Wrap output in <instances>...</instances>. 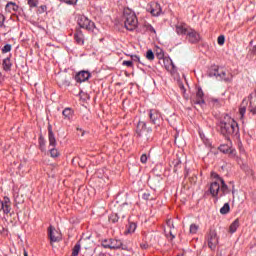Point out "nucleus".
Here are the masks:
<instances>
[{"mask_svg":"<svg viewBox=\"0 0 256 256\" xmlns=\"http://www.w3.org/2000/svg\"><path fill=\"white\" fill-rule=\"evenodd\" d=\"M218 127L222 135H237L239 133V124L229 116L224 117Z\"/></svg>","mask_w":256,"mask_h":256,"instance_id":"f257e3e1","label":"nucleus"},{"mask_svg":"<svg viewBox=\"0 0 256 256\" xmlns=\"http://www.w3.org/2000/svg\"><path fill=\"white\" fill-rule=\"evenodd\" d=\"M210 194L212 197H214L217 201V197L219 196L220 191V197H223L225 195H228V193H231V190L229 189V186L225 184V180L223 178L219 179V182H212L209 187Z\"/></svg>","mask_w":256,"mask_h":256,"instance_id":"f03ea898","label":"nucleus"},{"mask_svg":"<svg viewBox=\"0 0 256 256\" xmlns=\"http://www.w3.org/2000/svg\"><path fill=\"white\" fill-rule=\"evenodd\" d=\"M124 25L125 28L128 31H135L137 29V25L139 24V21L137 20V16L134 14V12H131V10L124 12Z\"/></svg>","mask_w":256,"mask_h":256,"instance_id":"7ed1b4c3","label":"nucleus"},{"mask_svg":"<svg viewBox=\"0 0 256 256\" xmlns=\"http://www.w3.org/2000/svg\"><path fill=\"white\" fill-rule=\"evenodd\" d=\"M153 130L151 128H147V123L144 121H139L136 127L137 137H141L143 141H149L151 139V134Z\"/></svg>","mask_w":256,"mask_h":256,"instance_id":"20e7f679","label":"nucleus"},{"mask_svg":"<svg viewBox=\"0 0 256 256\" xmlns=\"http://www.w3.org/2000/svg\"><path fill=\"white\" fill-rule=\"evenodd\" d=\"M102 246L104 249H123L124 251L127 249V246L123 245V242L117 239L104 240Z\"/></svg>","mask_w":256,"mask_h":256,"instance_id":"39448f33","label":"nucleus"},{"mask_svg":"<svg viewBox=\"0 0 256 256\" xmlns=\"http://www.w3.org/2000/svg\"><path fill=\"white\" fill-rule=\"evenodd\" d=\"M207 243L211 251H215V249H217V245H219V237L217 236V232L215 230H211L209 232L207 237Z\"/></svg>","mask_w":256,"mask_h":256,"instance_id":"423d86ee","label":"nucleus"},{"mask_svg":"<svg viewBox=\"0 0 256 256\" xmlns=\"http://www.w3.org/2000/svg\"><path fill=\"white\" fill-rule=\"evenodd\" d=\"M78 25L81 29H86L87 31H93L95 29V23L86 16H80L78 18Z\"/></svg>","mask_w":256,"mask_h":256,"instance_id":"0eeeda50","label":"nucleus"},{"mask_svg":"<svg viewBox=\"0 0 256 256\" xmlns=\"http://www.w3.org/2000/svg\"><path fill=\"white\" fill-rule=\"evenodd\" d=\"M147 11L153 17H159V15H161V13H163V9L161 8V4H159L158 2H150L147 6Z\"/></svg>","mask_w":256,"mask_h":256,"instance_id":"6e6552de","label":"nucleus"},{"mask_svg":"<svg viewBox=\"0 0 256 256\" xmlns=\"http://www.w3.org/2000/svg\"><path fill=\"white\" fill-rule=\"evenodd\" d=\"M186 39L189 43L195 44L201 41V35L192 28H189L186 34Z\"/></svg>","mask_w":256,"mask_h":256,"instance_id":"1a4fd4ad","label":"nucleus"},{"mask_svg":"<svg viewBox=\"0 0 256 256\" xmlns=\"http://www.w3.org/2000/svg\"><path fill=\"white\" fill-rule=\"evenodd\" d=\"M2 211L5 215H11V199L7 196L0 200V213Z\"/></svg>","mask_w":256,"mask_h":256,"instance_id":"9d476101","label":"nucleus"},{"mask_svg":"<svg viewBox=\"0 0 256 256\" xmlns=\"http://www.w3.org/2000/svg\"><path fill=\"white\" fill-rule=\"evenodd\" d=\"M48 237L50 239V243H59L61 241V233L53 228V226H50L48 228Z\"/></svg>","mask_w":256,"mask_h":256,"instance_id":"9b49d317","label":"nucleus"},{"mask_svg":"<svg viewBox=\"0 0 256 256\" xmlns=\"http://www.w3.org/2000/svg\"><path fill=\"white\" fill-rule=\"evenodd\" d=\"M149 118L153 125H161V121H163V116H161V112H159V110H150Z\"/></svg>","mask_w":256,"mask_h":256,"instance_id":"f8f14e48","label":"nucleus"},{"mask_svg":"<svg viewBox=\"0 0 256 256\" xmlns=\"http://www.w3.org/2000/svg\"><path fill=\"white\" fill-rule=\"evenodd\" d=\"M227 73L223 69H214L209 73L210 77H216V79H223L224 81H229L226 77Z\"/></svg>","mask_w":256,"mask_h":256,"instance_id":"ddd939ff","label":"nucleus"},{"mask_svg":"<svg viewBox=\"0 0 256 256\" xmlns=\"http://www.w3.org/2000/svg\"><path fill=\"white\" fill-rule=\"evenodd\" d=\"M89 77H91L89 71H80L76 74L75 81L77 83H85V81H88Z\"/></svg>","mask_w":256,"mask_h":256,"instance_id":"4468645a","label":"nucleus"},{"mask_svg":"<svg viewBox=\"0 0 256 256\" xmlns=\"http://www.w3.org/2000/svg\"><path fill=\"white\" fill-rule=\"evenodd\" d=\"M219 150L221 153H228L229 155H232V157H235L237 155V150L229 147L227 144H222L219 147Z\"/></svg>","mask_w":256,"mask_h":256,"instance_id":"2eb2a0df","label":"nucleus"},{"mask_svg":"<svg viewBox=\"0 0 256 256\" xmlns=\"http://www.w3.org/2000/svg\"><path fill=\"white\" fill-rule=\"evenodd\" d=\"M48 141L49 147H57V139L55 138V134L53 133L51 127L48 128Z\"/></svg>","mask_w":256,"mask_h":256,"instance_id":"dca6fc26","label":"nucleus"},{"mask_svg":"<svg viewBox=\"0 0 256 256\" xmlns=\"http://www.w3.org/2000/svg\"><path fill=\"white\" fill-rule=\"evenodd\" d=\"M204 95L205 94L203 93V90L199 88L196 93V98L194 100V103H196V105H203L205 103V100L203 99Z\"/></svg>","mask_w":256,"mask_h":256,"instance_id":"f3484780","label":"nucleus"},{"mask_svg":"<svg viewBox=\"0 0 256 256\" xmlns=\"http://www.w3.org/2000/svg\"><path fill=\"white\" fill-rule=\"evenodd\" d=\"M189 28H187L186 24H177L176 25V33L177 35H187Z\"/></svg>","mask_w":256,"mask_h":256,"instance_id":"a211bd4d","label":"nucleus"},{"mask_svg":"<svg viewBox=\"0 0 256 256\" xmlns=\"http://www.w3.org/2000/svg\"><path fill=\"white\" fill-rule=\"evenodd\" d=\"M74 39L78 45H84L85 44V36H83V32L77 31L74 34Z\"/></svg>","mask_w":256,"mask_h":256,"instance_id":"6ab92c4d","label":"nucleus"},{"mask_svg":"<svg viewBox=\"0 0 256 256\" xmlns=\"http://www.w3.org/2000/svg\"><path fill=\"white\" fill-rule=\"evenodd\" d=\"M2 67L5 71H11V67H13V63H11V58H5L2 62Z\"/></svg>","mask_w":256,"mask_h":256,"instance_id":"aec40b11","label":"nucleus"},{"mask_svg":"<svg viewBox=\"0 0 256 256\" xmlns=\"http://www.w3.org/2000/svg\"><path fill=\"white\" fill-rule=\"evenodd\" d=\"M246 111H247V100H243L239 108V114L241 119L245 117Z\"/></svg>","mask_w":256,"mask_h":256,"instance_id":"412c9836","label":"nucleus"},{"mask_svg":"<svg viewBox=\"0 0 256 256\" xmlns=\"http://www.w3.org/2000/svg\"><path fill=\"white\" fill-rule=\"evenodd\" d=\"M64 119H72L73 118V109L65 108L62 112Z\"/></svg>","mask_w":256,"mask_h":256,"instance_id":"4be33fe9","label":"nucleus"},{"mask_svg":"<svg viewBox=\"0 0 256 256\" xmlns=\"http://www.w3.org/2000/svg\"><path fill=\"white\" fill-rule=\"evenodd\" d=\"M239 219L233 221V223L229 227V233H236L237 229H239Z\"/></svg>","mask_w":256,"mask_h":256,"instance_id":"5701e85b","label":"nucleus"},{"mask_svg":"<svg viewBox=\"0 0 256 256\" xmlns=\"http://www.w3.org/2000/svg\"><path fill=\"white\" fill-rule=\"evenodd\" d=\"M231 211V207L229 206V203H225L223 207L220 209L221 215H227Z\"/></svg>","mask_w":256,"mask_h":256,"instance_id":"b1692460","label":"nucleus"},{"mask_svg":"<svg viewBox=\"0 0 256 256\" xmlns=\"http://www.w3.org/2000/svg\"><path fill=\"white\" fill-rule=\"evenodd\" d=\"M197 231H199V225L198 224H191L189 228V233L191 235L197 234Z\"/></svg>","mask_w":256,"mask_h":256,"instance_id":"393cba45","label":"nucleus"},{"mask_svg":"<svg viewBox=\"0 0 256 256\" xmlns=\"http://www.w3.org/2000/svg\"><path fill=\"white\" fill-rule=\"evenodd\" d=\"M79 251H81V244L77 243L72 249V254L71 256H77L79 255Z\"/></svg>","mask_w":256,"mask_h":256,"instance_id":"a878e982","label":"nucleus"},{"mask_svg":"<svg viewBox=\"0 0 256 256\" xmlns=\"http://www.w3.org/2000/svg\"><path fill=\"white\" fill-rule=\"evenodd\" d=\"M6 9H8V11H17V9H19V6H17V4H15L13 2H9L6 5Z\"/></svg>","mask_w":256,"mask_h":256,"instance_id":"bb28decb","label":"nucleus"},{"mask_svg":"<svg viewBox=\"0 0 256 256\" xmlns=\"http://www.w3.org/2000/svg\"><path fill=\"white\" fill-rule=\"evenodd\" d=\"M50 157H52L53 159L59 157V150H57L55 147H52L50 149Z\"/></svg>","mask_w":256,"mask_h":256,"instance_id":"cd10ccee","label":"nucleus"},{"mask_svg":"<svg viewBox=\"0 0 256 256\" xmlns=\"http://www.w3.org/2000/svg\"><path fill=\"white\" fill-rule=\"evenodd\" d=\"M146 59H148V61H153V59H155V54H153V50H148L146 52Z\"/></svg>","mask_w":256,"mask_h":256,"instance_id":"c85d7f7f","label":"nucleus"},{"mask_svg":"<svg viewBox=\"0 0 256 256\" xmlns=\"http://www.w3.org/2000/svg\"><path fill=\"white\" fill-rule=\"evenodd\" d=\"M109 221H110V223H117V221H119V215H117V214L110 215Z\"/></svg>","mask_w":256,"mask_h":256,"instance_id":"c756f323","label":"nucleus"},{"mask_svg":"<svg viewBox=\"0 0 256 256\" xmlns=\"http://www.w3.org/2000/svg\"><path fill=\"white\" fill-rule=\"evenodd\" d=\"M135 229H137V224L130 223L128 227V233H135Z\"/></svg>","mask_w":256,"mask_h":256,"instance_id":"7c9ffc66","label":"nucleus"},{"mask_svg":"<svg viewBox=\"0 0 256 256\" xmlns=\"http://www.w3.org/2000/svg\"><path fill=\"white\" fill-rule=\"evenodd\" d=\"M131 61H132V63H143L141 61V58L137 55H131Z\"/></svg>","mask_w":256,"mask_h":256,"instance_id":"2f4dec72","label":"nucleus"},{"mask_svg":"<svg viewBox=\"0 0 256 256\" xmlns=\"http://www.w3.org/2000/svg\"><path fill=\"white\" fill-rule=\"evenodd\" d=\"M217 43H218V45H225V36L220 35L217 39Z\"/></svg>","mask_w":256,"mask_h":256,"instance_id":"473e14b6","label":"nucleus"},{"mask_svg":"<svg viewBox=\"0 0 256 256\" xmlns=\"http://www.w3.org/2000/svg\"><path fill=\"white\" fill-rule=\"evenodd\" d=\"M62 1V3H66V5H76L77 0H59Z\"/></svg>","mask_w":256,"mask_h":256,"instance_id":"72a5a7b5","label":"nucleus"},{"mask_svg":"<svg viewBox=\"0 0 256 256\" xmlns=\"http://www.w3.org/2000/svg\"><path fill=\"white\" fill-rule=\"evenodd\" d=\"M27 1L30 7H37V5H39V2L37 0H27Z\"/></svg>","mask_w":256,"mask_h":256,"instance_id":"f704fd0d","label":"nucleus"},{"mask_svg":"<svg viewBox=\"0 0 256 256\" xmlns=\"http://www.w3.org/2000/svg\"><path fill=\"white\" fill-rule=\"evenodd\" d=\"M11 51V44H6L3 48H2V53H9Z\"/></svg>","mask_w":256,"mask_h":256,"instance_id":"c9c22d12","label":"nucleus"},{"mask_svg":"<svg viewBox=\"0 0 256 256\" xmlns=\"http://www.w3.org/2000/svg\"><path fill=\"white\" fill-rule=\"evenodd\" d=\"M5 28V16L3 14H0V29Z\"/></svg>","mask_w":256,"mask_h":256,"instance_id":"e433bc0d","label":"nucleus"},{"mask_svg":"<svg viewBox=\"0 0 256 256\" xmlns=\"http://www.w3.org/2000/svg\"><path fill=\"white\" fill-rule=\"evenodd\" d=\"M122 65H124L125 67H133V61L132 60H130V61L124 60L122 62Z\"/></svg>","mask_w":256,"mask_h":256,"instance_id":"4c0bfd02","label":"nucleus"},{"mask_svg":"<svg viewBox=\"0 0 256 256\" xmlns=\"http://www.w3.org/2000/svg\"><path fill=\"white\" fill-rule=\"evenodd\" d=\"M249 112L252 113V115L256 114V106H253L252 102H250Z\"/></svg>","mask_w":256,"mask_h":256,"instance_id":"58836bf2","label":"nucleus"},{"mask_svg":"<svg viewBox=\"0 0 256 256\" xmlns=\"http://www.w3.org/2000/svg\"><path fill=\"white\" fill-rule=\"evenodd\" d=\"M39 143H40V148L43 151V149L45 148V139H43L42 137L39 138Z\"/></svg>","mask_w":256,"mask_h":256,"instance_id":"ea45409f","label":"nucleus"},{"mask_svg":"<svg viewBox=\"0 0 256 256\" xmlns=\"http://www.w3.org/2000/svg\"><path fill=\"white\" fill-rule=\"evenodd\" d=\"M167 227H169V229H175V225H173V220H168L166 222Z\"/></svg>","mask_w":256,"mask_h":256,"instance_id":"a19ab883","label":"nucleus"},{"mask_svg":"<svg viewBox=\"0 0 256 256\" xmlns=\"http://www.w3.org/2000/svg\"><path fill=\"white\" fill-rule=\"evenodd\" d=\"M149 197H151V194L149 192H145L143 195H142V198L145 200V201H149Z\"/></svg>","mask_w":256,"mask_h":256,"instance_id":"79ce46f5","label":"nucleus"},{"mask_svg":"<svg viewBox=\"0 0 256 256\" xmlns=\"http://www.w3.org/2000/svg\"><path fill=\"white\" fill-rule=\"evenodd\" d=\"M211 177H213V179H218V181H216V183H219V180L221 179V177H219V175L215 172L211 173Z\"/></svg>","mask_w":256,"mask_h":256,"instance_id":"37998d69","label":"nucleus"},{"mask_svg":"<svg viewBox=\"0 0 256 256\" xmlns=\"http://www.w3.org/2000/svg\"><path fill=\"white\" fill-rule=\"evenodd\" d=\"M140 161L141 163H147V154H142V156L140 157Z\"/></svg>","mask_w":256,"mask_h":256,"instance_id":"c03bdc74","label":"nucleus"},{"mask_svg":"<svg viewBox=\"0 0 256 256\" xmlns=\"http://www.w3.org/2000/svg\"><path fill=\"white\" fill-rule=\"evenodd\" d=\"M45 11H47V6L46 5L40 6L39 13H45Z\"/></svg>","mask_w":256,"mask_h":256,"instance_id":"a18cd8bd","label":"nucleus"},{"mask_svg":"<svg viewBox=\"0 0 256 256\" xmlns=\"http://www.w3.org/2000/svg\"><path fill=\"white\" fill-rule=\"evenodd\" d=\"M168 235H170L172 239H175V235H173V231L171 229L169 230Z\"/></svg>","mask_w":256,"mask_h":256,"instance_id":"49530a36","label":"nucleus"},{"mask_svg":"<svg viewBox=\"0 0 256 256\" xmlns=\"http://www.w3.org/2000/svg\"><path fill=\"white\" fill-rule=\"evenodd\" d=\"M77 131H80V132H81V137H83V135H85V131H83V129L77 128Z\"/></svg>","mask_w":256,"mask_h":256,"instance_id":"de8ad7c7","label":"nucleus"},{"mask_svg":"<svg viewBox=\"0 0 256 256\" xmlns=\"http://www.w3.org/2000/svg\"><path fill=\"white\" fill-rule=\"evenodd\" d=\"M150 31H152V33H155V28H153L152 26H150Z\"/></svg>","mask_w":256,"mask_h":256,"instance_id":"09e8293b","label":"nucleus"},{"mask_svg":"<svg viewBox=\"0 0 256 256\" xmlns=\"http://www.w3.org/2000/svg\"><path fill=\"white\" fill-rule=\"evenodd\" d=\"M212 101H213L214 103H219V100H217V99H212Z\"/></svg>","mask_w":256,"mask_h":256,"instance_id":"8fccbe9b","label":"nucleus"},{"mask_svg":"<svg viewBox=\"0 0 256 256\" xmlns=\"http://www.w3.org/2000/svg\"><path fill=\"white\" fill-rule=\"evenodd\" d=\"M142 249H147V245H141Z\"/></svg>","mask_w":256,"mask_h":256,"instance_id":"3c124183","label":"nucleus"},{"mask_svg":"<svg viewBox=\"0 0 256 256\" xmlns=\"http://www.w3.org/2000/svg\"><path fill=\"white\" fill-rule=\"evenodd\" d=\"M24 256H29V254L24 250Z\"/></svg>","mask_w":256,"mask_h":256,"instance_id":"603ef678","label":"nucleus"},{"mask_svg":"<svg viewBox=\"0 0 256 256\" xmlns=\"http://www.w3.org/2000/svg\"><path fill=\"white\" fill-rule=\"evenodd\" d=\"M97 256H106L104 253H100Z\"/></svg>","mask_w":256,"mask_h":256,"instance_id":"864d4df0","label":"nucleus"},{"mask_svg":"<svg viewBox=\"0 0 256 256\" xmlns=\"http://www.w3.org/2000/svg\"><path fill=\"white\" fill-rule=\"evenodd\" d=\"M158 55H159L160 59L163 58V54L160 53V54H158Z\"/></svg>","mask_w":256,"mask_h":256,"instance_id":"5fc2aeb1","label":"nucleus"},{"mask_svg":"<svg viewBox=\"0 0 256 256\" xmlns=\"http://www.w3.org/2000/svg\"><path fill=\"white\" fill-rule=\"evenodd\" d=\"M180 89L183 91V89H185V87H184V86H181Z\"/></svg>","mask_w":256,"mask_h":256,"instance_id":"6e6d98bb","label":"nucleus"}]
</instances>
